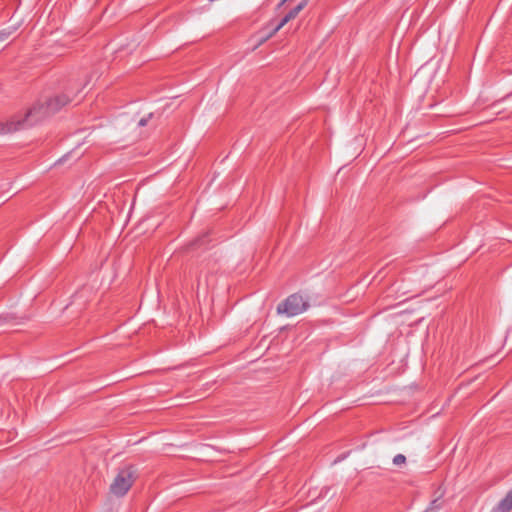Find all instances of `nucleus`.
<instances>
[{
  "instance_id": "1",
  "label": "nucleus",
  "mask_w": 512,
  "mask_h": 512,
  "mask_svg": "<svg viewBox=\"0 0 512 512\" xmlns=\"http://www.w3.org/2000/svg\"><path fill=\"white\" fill-rule=\"evenodd\" d=\"M70 102L66 95L56 96L45 104H36L23 115H16L8 121L0 122V134H7L25 129L38 123L46 116L57 112Z\"/></svg>"
},
{
  "instance_id": "2",
  "label": "nucleus",
  "mask_w": 512,
  "mask_h": 512,
  "mask_svg": "<svg viewBox=\"0 0 512 512\" xmlns=\"http://www.w3.org/2000/svg\"><path fill=\"white\" fill-rule=\"evenodd\" d=\"M309 307L310 304L307 298H304L300 293H294L278 304L277 313L293 317L305 312Z\"/></svg>"
},
{
  "instance_id": "3",
  "label": "nucleus",
  "mask_w": 512,
  "mask_h": 512,
  "mask_svg": "<svg viewBox=\"0 0 512 512\" xmlns=\"http://www.w3.org/2000/svg\"><path fill=\"white\" fill-rule=\"evenodd\" d=\"M134 482V472L131 468H125L118 472L114 481L110 485V491L116 496H124Z\"/></svg>"
},
{
  "instance_id": "4",
  "label": "nucleus",
  "mask_w": 512,
  "mask_h": 512,
  "mask_svg": "<svg viewBox=\"0 0 512 512\" xmlns=\"http://www.w3.org/2000/svg\"><path fill=\"white\" fill-rule=\"evenodd\" d=\"M307 5V1L303 0L300 2L296 7H294L288 14L285 15V17L280 21V23L273 29V32L271 35L278 32L286 23H288L290 20L294 19Z\"/></svg>"
},
{
  "instance_id": "5",
  "label": "nucleus",
  "mask_w": 512,
  "mask_h": 512,
  "mask_svg": "<svg viewBox=\"0 0 512 512\" xmlns=\"http://www.w3.org/2000/svg\"><path fill=\"white\" fill-rule=\"evenodd\" d=\"M512 510V498L507 494L493 509L492 512H510Z\"/></svg>"
},
{
  "instance_id": "6",
  "label": "nucleus",
  "mask_w": 512,
  "mask_h": 512,
  "mask_svg": "<svg viewBox=\"0 0 512 512\" xmlns=\"http://www.w3.org/2000/svg\"><path fill=\"white\" fill-rule=\"evenodd\" d=\"M443 506V501L441 497H438L431 501L429 507L424 512H438Z\"/></svg>"
},
{
  "instance_id": "7",
  "label": "nucleus",
  "mask_w": 512,
  "mask_h": 512,
  "mask_svg": "<svg viewBox=\"0 0 512 512\" xmlns=\"http://www.w3.org/2000/svg\"><path fill=\"white\" fill-rule=\"evenodd\" d=\"M405 462H406V457L403 454H397L393 458V463L395 465H401V464H404Z\"/></svg>"
},
{
  "instance_id": "8",
  "label": "nucleus",
  "mask_w": 512,
  "mask_h": 512,
  "mask_svg": "<svg viewBox=\"0 0 512 512\" xmlns=\"http://www.w3.org/2000/svg\"><path fill=\"white\" fill-rule=\"evenodd\" d=\"M206 237H207V234H205V235H203V236H201V237L197 238V239L192 243V246L200 247V246H202V245L206 244V243H207V241L205 240V239H206Z\"/></svg>"
},
{
  "instance_id": "9",
  "label": "nucleus",
  "mask_w": 512,
  "mask_h": 512,
  "mask_svg": "<svg viewBox=\"0 0 512 512\" xmlns=\"http://www.w3.org/2000/svg\"><path fill=\"white\" fill-rule=\"evenodd\" d=\"M148 122V118H142L140 121H139V126H145Z\"/></svg>"
},
{
  "instance_id": "10",
  "label": "nucleus",
  "mask_w": 512,
  "mask_h": 512,
  "mask_svg": "<svg viewBox=\"0 0 512 512\" xmlns=\"http://www.w3.org/2000/svg\"><path fill=\"white\" fill-rule=\"evenodd\" d=\"M512 498V490L507 493Z\"/></svg>"
},
{
  "instance_id": "11",
  "label": "nucleus",
  "mask_w": 512,
  "mask_h": 512,
  "mask_svg": "<svg viewBox=\"0 0 512 512\" xmlns=\"http://www.w3.org/2000/svg\"><path fill=\"white\" fill-rule=\"evenodd\" d=\"M286 1H287V0H282L281 5H282L284 2H286Z\"/></svg>"
}]
</instances>
